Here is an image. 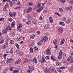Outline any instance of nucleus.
Segmentation results:
<instances>
[{"mask_svg": "<svg viewBox=\"0 0 73 73\" xmlns=\"http://www.w3.org/2000/svg\"><path fill=\"white\" fill-rule=\"evenodd\" d=\"M44 73H50L52 71V68L50 67L49 69L46 68L44 69Z\"/></svg>", "mask_w": 73, "mask_h": 73, "instance_id": "1", "label": "nucleus"}, {"mask_svg": "<svg viewBox=\"0 0 73 73\" xmlns=\"http://www.w3.org/2000/svg\"><path fill=\"white\" fill-rule=\"evenodd\" d=\"M29 69L27 70V72L29 73H31L32 71L34 70V68L32 66H29Z\"/></svg>", "mask_w": 73, "mask_h": 73, "instance_id": "2", "label": "nucleus"}, {"mask_svg": "<svg viewBox=\"0 0 73 73\" xmlns=\"http://www.w3.org/2000/svg\"><path fill=\"white\" fill-rule=\"evenodd\" d=\"M51 48H48L46 51V54L47 55H50L51 54V51H50Z\"/></svg>", "mask_w": 73, "mask_h": 73, "instance_id": "3", "label": "nucleus"}, {"mask_svg": "<svg viewBox=\"0 0 73 73\" xmlns=\"http://www.w3.org/2000/svg\"><path fill=\"white\" fill-rule=\"evenodd\" d=\"M67 60L68 61H70V63H73V57L72 56H70L69 57L67 58Z\"/></svg>", "mask_w": 73, "mask_h": 73, "instance_id": "4", "label": "nucleus"}, {"mask_svg": "<svg viewBox=\"0 0 73 73\" xmlns=\"http://www.w3.org/2000/svg\"><path fill=\"white\" fill-rule=\"evenodd\" d=\"M62 58V51L60 50L59 52V55L58 56V58L59 60H60Z\"/></svg>", "mask_w": 73, "mask_h": 73, "instance_id": "5", "label": "nucleus"}, {"mask_svg": "<svg viewBox=\"0 0 73 73\" xmlns=\"http://www.w3.org/2000/svg\"><path fill=\"white\" fill-rule=\"evenodd\" d=\"M12 60L13 59L12 58H7L6 60V62L7 63H10L11 62H12Z\"/></svg>", "mask_w": 73, "mask_h": 73, "instance_id": "6", "label": "nucleus"}, {"mask_svg": "<svg viewBox=\"0 0 73 73\" xmlns=\"http://www.w3.org/2000/svg\"><path fill=\"white\" fill-rule=\"evenodd\" d=\"M16 12H14L13 13H12L10 12L9 13V15L11 17H13V16H15L16 15Z\"/></svg>", "mask_w": 73, "mask_h": 73, "instance_id": "7", "label": "nucleus"}, {"mask_svg": "<svg viewBox=\"0 0 73 73\" xmlns=\"http://www.w3.org/2000/svg\"><path fill=\"white\" fill-rule=\"evenodd\" d=\"M50 26L49 24H46L44 26V28L45 29H48L49 28Z\"/></svg>", "mask_w": 73, "mask_h": 73, "instance_id": "8", "label": "nucleus"}, {"mask_svg": "<svg viewBox=\"0 0 73 73\" xmlns=\"http://www.w3.org/2000/svg\"><path fill=\"white\" fill-rule=\"evenodd\" d=\"M8 31L10 30V31H12V29H11V27L10 26L8 25L7 26L6 29H5Z\"/></svg>", "mask_w": 73, "mask_h": 73, "instance_id": "9", "label": "nucleus"}, {"mask_svg": "<svg viewBox=\"0 0 73 73\" xmlns=\"http://www.w3.org/2000/svg\"><path fill=\"white\" fill-rule=\"evenodd\" d=\"M8 7H9V6L8 5V3H7L5 5L4 8V11H5V12H6V11H7V10H6V9H7V8H8Z\"/></svg>", "mask_w": 73, "mask_h": 73, "instance_id": "10", "label": "nucleus"}, {"mask_svg": "<svg viewBox=\"0 0 73 73\" xmlns=\"http://www.w3.org/2000/svg\"><path fill=\"white\" fill-rule=\"evenodd\" d=\"M47 40H48V37L46 36H44L43 37V39L42 40V41H43V42H45V41H46Z\"/></svg>", "mask_w": 73, "mask_h": 73, "instance_id": "11", "label": "nucleus"}, {"mask_svg": "<svg viewBox=\"0 0 73 73\" xmlns=\"http://www.w3.org/2000/svg\"><path fill=\"white\" fill-rule=\"evenodd\" d=\"M56 65L58 66H60L61 65V62H60L58 61V60H56Z\"/></svg>", "mask_w": 73, "mask_h": 73, "instance_id": "12", "label": "nucleus"}, {"mask_svg": "<svg viewBox=\"0 0 73 73\" xmlns=\"http://www.w3.org/2000/svg\"><path fill=\"white\" fill-rule=\"evenodd\" d=\"M43 41L42 40L39 41L38 43H37V44L38 45H39V46H40L42 44V43L43 42Z\"/></svg>", "mask_w": 73, "mask_h": 73, "instance_id": "13", "label": "nucleus"}, {"mask_svg": "<svg viewBox=\"0 0 73 73\" xmlns=\"http://www.w3.org/2000/svg\"><path fill=\"white\" fill-rule=\"evenodd\" d=\"M33 61L34 63H35V64H37V60L36 59V57L34 58L33 59Z\"/></svg>", "mask_w": 73, "mask_h": 73, "instance_id": "14", "label": "nucleus"}, {"mask_svg": "<svg viewBox=\"0 0 73 73\" xmlns=\"http://www.w3.org/2000/svg\"><path fill=\"white\" fill-rule=\"evenodd\" d=\"M49 21L51 23H53V18L52 17H49Z\"/></svg>", "mask_w": 73, "mask_h": 73, "instance_id": "15", "label": "nucleus"}, {"mask_svg": "<svg viewBox=\"0 0 73 73\" xmlns=\"http://www.w3.org/2000/svg\"><path fill=\"white\" fill-rule=\"evenodd\" d=\"M32 11V9L31 7H29L27 9V12H31Z\"/></svg>", "mask_w": 73, "mask_h": 73, "instance_id": "16", "label": "nucleus"}, {"mask_svg": "<svg viewBox=\"0 0 73 73\" xmlns=\"http://www.w3.org/2000/svg\"><path fill=\"white\" fill-rule=\"evenodd\" d=\"M27 18H28V19H29V20H33L32 17H31L29 15H27Z\"/></svg>", "mask_w": 73, "mask_h": 73, "instance_id": "17", "label": "nucleus"}, {"mask_svg": "<svg viewBox=\"0 0 73 73\" xmlns=\"http://www.w3.org/2000/svg\"><path fill=\"white\" fill-rule=\"evenodd\" d=\"M7 30L5 29L3 30L2 31V33L3 34H6L7 33Z\"/></svg>", "mask_w": 73, "mask_h": 73, "instance_id": "18", "label": "nucleus"}, {"mask_svg": "<svg viewBox=\"0 0 73 73\" xmlns=\"http://www.w3.org/2000/svg\"><path fill=\"white\" fill-rule=\"evenodd\" d=\"M32 23L33 24L36 25V24H37V21H36V20L33 19V20Z\"/></svg>", "mask_w": 73, "mask_h": 73, "instance_id": "19", "label": "nucleus"}, {"mask_svg": "<svg viewBox=\"0 0 73 73\" xmlns=\"http://www.w3.org/2000/svg\"><path fill=\"white\" fill-rule=\"evenodd\" d=\"M21 60L20 59H19L17 61L15 62V63L16 64H19L20 62H21Z\"/></svg>", "mask_w": 73, "mask_h": 73, "instance_id": "20", "label": "nucleus"}, {"mask_svg": "<svg viewBox=\"0 0 73 73\" xmlns=\"http://www.w3.org/2000/svg\"><path fill=\"white\" fill-rule=\"evenodd\" d=\"M4 42V39L3 38H0V44H1L3 43Z\"/></svg>", "mask_w": 73, "mask_h": 73, "instance_id": "21", "label": "nucleus"}, {"mask_svg": "<svg viewBox=\"0 0 73 73\" xmlns=\"http://www.w3.org/2000/svg\"><path fill=\"white\" fill-rule=\"evenodd\" d=\"M42 9H43V7H41L40 8H39L37 10V12H40L42 10Z\"/></svg>", "mask_w": 73, "mask_h": 73, "instance_id": "22", "label": "nucleus"}, {"mask_svg": "<svg viewBox=\"0 0 73 73\" xmlns=\"http://www.w3.org/2000/svg\"><path fill=\"white\" fill-rule=\"evenodd\" d=\"M71 22V19H68L66 21V24H69Z\"/></svg>", "mask_w": 73, "mask_h": 73, "instance_id": "23", "label": "nucleus"}, {"mask_svg": "<svg viewBox=\"0 0 73 73\" xmlns=\"http://www.w3.org/2000/svg\"><path fill=\"white\" fill-rule=\"evenodd\" d=\"M64 44V39L63 38L61 39L60 44V45H62Z\"/></svg>", "mask_w": 73, "mask_h": 73, "instance_id": "24", "label": "nucleus"}, {"mask_svg": "<svg viewBox=\"0 0 73 73\" xmlns=\"http://www.w3.org/2000/svg\"><path fill=\"white\" fill-rule=\"evenodd\" d=\"M15 25V22H13L11 24V26L12 28H14Z\"/></svg>", "mask_w": 73, "mask_h": 73, "instance_id": "25", "label": "nucleus"}, {"mask_svg": "<svg viewBox=\"0 0 73 73\" xmlns=\"http://www.w3.org/2000/svg\"><path fill=\"white\" fill-rule=\"evenodd\" d=\"M59 24L60 25H62L63 27L64 26V23L62 22H60L59 23Z\"/></svg>", "mask_w": 73, "mask_h": 73, "instance_id": "26", "label": "nucleus"}, {"mask_svg": "<svg viewBox=\"0 0 73 73\" xmlns=\"http://www.w3.org/2000/svg\"><path fill=\"white\" fill-rule=\"evenodd\" d=\"M58 29L60 32V33H62L63 31V30L62 29L61 27H59Z\"/></svg>", "mask_w": 73, "mask_h": 73, "instance_id": "27", "label": "nucleus"}, {"mask_svg": "<svg viewBox=\"0 0 73 73\" xmlns=\"http://www.w3.org/2000/svg\"><path fill=\"white\" fill-rule=\"evenodd\" d=\"M17 53L20 56H21L23 55V54L21 52H17Z\"/></svg>", "mask_w": 73, "mask_h": 73, "instance_id": "28", "label": "nucleus"}, {"mask_svg": "<svg viewBox=\"0 0 73 73\" xmlns=\"http://www.w3.org/2000/svg\"><path fill=\"white\" fill-rule=\"evenodd\" d=\"M50 58L51 60H52L53 61H55V60H55V59H54V56H51Z\"/></svg>", "mask_w": 73, "mask_h": 73, "instance_id": "29", "label": "nucleus"}, {"mask_svg": "<svg viewBox=\"0 0 73 73\" xmlns=\"http://www.w3.org/2000/svg\"><path fill=\"white\" fill-rule=\"evenodd\" d=\"M35 37V36L34 35H32L30 36V38L31 39H33Z\"/></svg>", "mask_w": 73, "mask_h": 73, "instance_id": "30", "label": "nucleus"}, {"mask_svg": "<svg viewBox=\"0 0 73 73\" xmlns=\"http://www.w3.org/2000/svg\"><path fill=\"white\" fill-rule=\"evenodd\" d=\"M41 3L37 4L36 5V7L37 8H40L41 7Z\"/></svg>", "mask_w": 73, "mask_h": 73, "instance_id": "31", "label": "nucleus"}, {"mask_svg": "<svg viewBox=\"0 0 73 73\" xmlns=\"http://www.w3.org/2000/svg\"><path fill=\"white\" fill-rule=\"evenodd\" d=\"M17 41H20V40H21V37L20 36H19L17 38Z\"/></svg>", "mask_w": 73, "mask_h": 73, "instance_id": "32", "label": "nucleus"}, {"mask_svg": "<svg viewBox=\"0 0 73 73\" xmlns=\"http://www.w3.org/2000/svg\"><path fill=\"white\" fill-rule=\"evenodd\" d=\"M68 10L69 11H71V10H72V7L71 6H70L68 7Z\"/></svg>", "mask_w": 73, "mask_h": 73, "instance_id": "33", "label": "nucleus"}, {"mask_svg": "<svg viewBox=\"0 0 73 73\" xmlns=\"http://www.w3.org/2000/svg\"><path fill=\"white\" fill-rule=\"evenodd\" d=\"M24 61L25 63H27L28 62V59L27 58H25L24 59Z\"/></svg>", "mask_w": 73, "mask_h": 73, "instance_id": "34", "label": "nucleus"}, {"mask_svg": "<svg viewBox=\"0 0 73 73\" xmlns=\"http://www.w3.org/2000/svg\"><path fill=\"white\" fill-rule=\"evenodd\" d=\"M53 42L54 44L56 45V43H57V40H56V39H54Z\"/></svg>", "mask_w": 73, "mask_h": 73, "instance_id": "35", "label": "nucleus"}, {"mask_svg": "<svg viewBox=\"0 0 73 73\" xmlns=\"http://www.w3.org/2000/svg\"><path fill=\"white\" fill-rule=\"evenodd\" d=\"M13 48H11L10 49V53L11 54H12L13 53Z\"/></svg>", "mask_w": 73, "mask_h": 73, "instance_id": "36", "label": "nucleus"}, {"mask_svg": "<svg viewBox=\"0 0 73 73\" xmlns=\"http://www.w3.org/2000/svg\"><path fill=\"white\" fill-rule=\"evenodd\" d=\"M3 2L4 3H5L6 2V1H7V2H9L10 1V0H3Z\"/></svg>", "mask_w": 73, "mask_h": 73, "instance_id": "37", "label": "nucleus"}, {"mask_svg": "<svg viewBox=\"0 0 73 73\" xmlns=\"http://www.w3.org/2000/svg\"><path fill=\"white\" fill-rule=\"evenodd\" d=\"M8 55L7 54H4L3 57L4 59H6V56H7Z\"/></svg>", "mask_w": 73, "mask_h": 73, "instance_id": "38", "label": "nucleus"}, {"mask_svg": "<svg viewBox=\"0 0 73 73\" xmlns=\"http://www.w3.org/2000/svg\"><path fill=\"white\" fill-rule=\"evenodd\" d=\"M34 49L35 51H36L37 50H38V48L37 47L35 46L34 48Z\"/></svg>", "mask_w": 73, "mask_h": 73, "instance_id": "39", "label": "nucleus"}, {"mask_svg": "<svg viewBox=\"0 0 73 73\" xmlns=\"http://www.w3.org/2000/svg\"><path fill=\"white\" fill-rule=\"evenodd\" d=\"M15 46L17 48V49H19V46L18 44L16 43L15 44Z\"/></svg>", "mask_w": 73, "mask_h": 73, "instance_id": "40", "label": "nucleus"}, {"mask_svg": "<svg viewBox=\"0 0 73 73\" xmlns=\"http://www.w3.org/2000/svg\"><path fill=\"white\" fill-rule=\"evenodd\" d=\"M19 71H16V70H14L13 71V73H18Z\"/></svg>", "mask_w": 73, "mask_h": 73, "instance_id": "41", "label": "nucleus"}, {"mask_svg": "<svg viewBox=\"0 0 73 73\" xmlns=\"http://www.w3.org/2000/svg\"><path fill=\"white\" fill-rule=\"evenodd\" d=\"M31 21H27V24H28V25L31 24Z\"/></svg>", "mask_w": 73, "mask_h": 73, "instance_id": "42", "label": "nucleus"}, {"mask_svg": "<svg viewBox=\"0 0 73 73\" xmlns=\"http://www.w3.org/2000/svg\"><path fill=\"white\" fill-rule=\"evenodd\" d=\"M10 42L11 44H14V41L13 40H11L10 41Z\"/></svg>", "mask_w": 73, "mask_h": 73, "instance_id": "43", "label": "nucleus"}, {"mask_svg": "<svg viewBox=\"0 0 73 73\" xmlns=\"http://www.w3.org/2000/svg\"><path fill=\"white\" fill-rule=\"evenodd\" d=\"M15 68H16V69L17 68V70H15L16 71H19V70H20V68L19 67H16Z\"/></svg>", "mask_w": 73, "mask_h": 73, "instance_id": "44", "label": "nucleus"}, {"mask_svg": "<svg viewBox=\"0 0 73 73\" xmlns=\"http://www.w3.org/2000/svg\"><path fill=\"white\" fill-rule=\"evenodd\" d=\"M57 70H58V72H59V73H62V72H61V70H60V68H58Z\"/></svg>", "mask_w": 73, "mask_h": 73, "instance_id": "45", "label": "nucleus"}, {"mask_svg": "<svg viewBox=\"0 0 73 73\" xmlns=\"http://www.w3.org/2000/svg\"><path fill=\"white\" fill-rule=\"evenodd\" d=\"M38 59L39 61H41V57L40 56H38Z\"/></svg>", "mask_w": 73, "mask_h": 73, "instance_id": "46", "label": "nucleus"}, {"mask_svg": "<svg viewBox=\"0 0 73 73\" xmlns=\"http://www.w3.org/2000/svg\"><path fill=\"white\" fill-rule=\"evenodd\" d=\"M45 61V58H42V62H44Z\"/></svg>", "mask_w": 73, "mask_h": 73, "instance_id": "47", "label": "nucleus"}, {"mask_svg": "<svg viewBox=\"0 0 73 73\" xmlns=\"http://www.w3.org/2000/svg\"><path fill=\"white\" fill-rule=\"evenodd\" d=\"M40 18H39V20L40 21H41V20H42L43 19V18L41 16H40Z\"/></svg>", "mask_w": 73, "mask_h": 73, "instance_id": "48", "label": "nucleus"}, {"mask_svg": "<svg viewBox=\"0 0 73 73\" xmlns=\"http://www.w3.org/2000/svg\"><path fill=\"white\" fill-rule=\"evenodd\" d=\"M28 4L30 6H31V5H33V3L32 2H29L28 3Z\"/></svg>", "mask_w": 73, "mask_h": 73, "instance_id": "49", "label": "nucleus"}, {"mask_svg": "<svg viewBox=\"0 0 73 73\" xmlns=\"http://www.w3.org/2000/svg\"><path fill=\"white\" fill-rule=\"evenodd\" d=\"M9 21L11 22L13 21V19L12 18H10V19H8Z\"/></svg>", "mask_w": 73, "mask_h": 73, "instance_id": "50", "label": "nucleus"}, {"mask_svg": "<svg viewBox=\"0 0 73 73\" xmlns=\"http://www.w3.org/2000/svg\"><path fill=\"white\" fill-rule=\"evenodd\" d=\"M11 7H12V1H11L9 3Z\"/></svg>", "mask_w": 73, "mask_h": 73, "instance_id": "51", "label": "nucleus"}, {"mask_svg": "<svg viewBox=\"0 0 73 73\" xmlns=\"http://www.w3.org/2000/svg\"><path fill=\"white\" fill-rule=\"evenodd\" d=\"M49 56H47L45 58L46 60H49Z\"/></svg>", "mask_w": 73, "mask_h": 73, "instance_id": "52", "label": "nucleus"}, {"mask_svg": "<svg viewBox=\"0 0 73 73\" xmlns=\"http://www.w3.org/2000/svg\"><path fill=\"white\" fill-rule=\"evenodd\" d=\"M55 15H58V16H61V15L57 12L55 13Z\"/></svg>", "mask_w": 73, "mask_h": 73, "instance_id": "53", "label": "nucleus"}, {"mask_svg": "<svg viewBox=\"0 0 73 73\" xmlns=\"http://www.w3.org/2000/svg\"><path fill=\"white\" fill-rule=\"evenodd\" d=\"M43 13H46L48 12V10H44L43 11Z\"/></svg>", "mask_w": 73, "mask_h": 73, "instance_id": "54", "label": "nucleus"}, {"mask_svg": "<svg viewBox=\"0 0 73 73\" xmlns=\"http://www.w3.org/2000/svg\"><path fill=\"white\" fill-rule=\"evenodd\" d=\"M4 18H0V21H4Z\"/></svg>", "mask_w": 73, "mask_h": 73, "instance_id": "55", "label": "nucleus"}, {"mask_svg": "<svg viewBox=\"0 0 73 73\" xmlns=\"http://www.w3.org/2000/svg\"><path fill=\"white\" fill-rule=\"evenodd\" d=\"M30 50L31 52H32V53H33V48H32L31 47L30 48Z\"/></svg>", "mask_w": 73, "mask_h": 73, "instance_id": "56", "label": "nucleus"}, {"mask_svg": "<svg viewBox=\"0 0 73 73\" xmlns=\"http://www.w3.org/2000/svg\"><path fill=\"white\" fill-rule=\"evenodd\" d=\"M65 11H68V10H69L68 7H66L65 8Z\"/></svg>", "mask_w": 73, "mask_h": 73, "instance_id": "57", "label": "nucleus"}, {"mask_svg": "<svg viewBox=\"0 0 73 73\" xmlns=\"http://www.w3.org/2000/svg\"><path fill=\"white\" fill-rule=\"evenodd\" d=\"M69 71L71 72H73V69H72L71 68H70Z\"/></svg>", "mask_w": 73, "mask_h": 73, "instance_id": "58", "label": "nucleus"}, {"mask_svg": "<svg viewBox=\"0 0 73 73\" xmlns=\"http://www.w3.org/2000/svg\"><path fill=\"white\" fill-rule=\"evenodd\" d=\"M9 70H10V71H12V70H13V67H10V68H9Z\"/></svg>", "mask_w": 73, "mask_h": 73, "instance_id": "59", "label": "nucleus"}, {"mask_svg": "<svg viewBox=\"0 0 73 73\" xmlns=\"http://www.w3.org/2000/svg\"><path fill=\"white\" fill-rule=\"evenodd\" d=\"M59 9V11L61 12H62V11H63V10H62V9L60 8Z\"/></svg>", "mask_w": 73, "mask_h": 73, "instance_id": "60", "label": "nucleus"}, {"mask_svg": "<svg viewBox=\"0 0 73 73\" xmlns=\"http://www.w3.org/2000/svg\"><path fill=\"white\" fill-rule=\"evenodd\" d=\"M16 5H20V2H18L16 3Z\"/></svg>", "mask_w": 73, "mask_h": 73, "instance_id": "61", "label": "nucleus"}, {"mask_svg": "<svg viewBox=\"0 0 73 73\" xmlns=\"http://www.w3.org/2000/svg\"><path fill=\"white\" fill-rule=\"evenodd\" d=\"M60 1L62 2V3H64V0H59Z\"/></svg>", "mask_w": 73, "mask_h": 73, "instance_id": "62", "label": "nucleus"}, {"mask_svg": "<svg viewBox=\"0 0 73 73\" xmlns=\"http://www.w3.org/2000/svg\"><path fill=\"white\" fill-rule=\"evenodd\" d=\"M70 1L71 2V4L72 5H73V0H70Z\"/></svg>", "mask_w": 73, "mask_h": 73, "instance_id": "63", "label": "nucleus"}, {"mask_svg": "<svg viewBox=\"0 0 73 73\" xmlns=\"http://www.w3.org/2000/svg\"><path fill=\"white\" fill-rule=\"evenodd\" d=\"M7 73V72L6 70H4L3 72L2 73Z\"/></svg>", "mask_w": 73, "mask_h": 73, "instance_id": "64", "label": "nucleus"}]
</instances>
